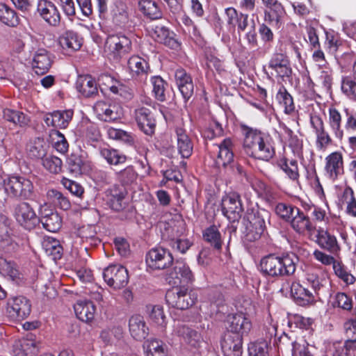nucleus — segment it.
I'll return each instance as SVG.
<instances>
[{"label":"nucleus","mask_w":356,"mask_h":356,"mask_svg":"<svg viewBox=\"0 0 356 356\" xmlns=\"http://www.w3.org/2000/svg\"><path fill=\"white\" fill-rule=\"evenodd\" d=\"M241 129L244 136L243 147L247 154L264 161H269L275 156V143L269 135L246 124H241Z\"/></svg>","instance_id":"1"},{"label":"nucleus","mask_w":356,"mask_h":356,"mask_svg":"<svg viewBox=\"0 0 356 356\" xmlns=\"http://www.w3.org/2000/svg\"><path fill=\"white\" fill-rule=\"evenodd\" d=\"M298 261L294 254H268L261 258L259 270L266 277L279 279L293 275Z\"/></svg>","instance_id":"2"},{"label":"nucleus","mask_w":356,"mask_h":356,"mask_svg":"<svg viewBox=\"0 0 356 356\" xmlns=\"http://www.w3.org/2000/svg\"><path fill=\"white\" fill-rule=\"evenodd\" d=\"M270 213L259 208L248 209L243 218L245 230L244 242H254L259 240L270 224Z\"/></svg>","instance_id":"3"},{"label":"nucleus","mask_w":356,"mask_h":356,"mask_svg":"<svg viewBox=\"0 0 356 356\" xmlns=\"http://www.w3.org/2000/svg\"><path fill=\"white\" fill-rule=\"evenodd\" d=\"M106 46L108 51L110 59L115 63H120L127 58L132 51V42L131 38L122 33L108 35Z\"/></svg>","instance_id":"4"},{"label":"nucleus","mask_w":356,"mask_h":356,"mask_svg":"<svg viewBox=\"0 0 356 356\" xmlns=\"http://www.w3.org/2000/svg\"><path fill=\"white\" fill-rule=\"evenodd\" d=\"M266 74L269 79L275 78L285 81L292 75V68L288 56L283 53H274L267 65Z\"/></svg>","instance_id":"5"},{"label":"nucleus","mask_w":356,"mask_h":356,"mask_svg":"<svg viewBox=\"0 0 356 356\" xmlns=\"http://www.w3.org/2000/svg\"><path fill=\"white\" fill-rule=\"evenodd\" d=\"M197 296L192 291L184 286H175L167 291V304L174 308L184 310L193 306L197 300Z\"/></svg>","instance_id":"6"},{"label":"nucleus","mask_w":356,"mask_h":356,"mask_svg":"<svg viewBox=\"0 0 356 356\" xmlns=\"http://www.w3.org/2000/svg\"><path fill=\"white\" fill-rule=\"evenodd\" d=\"M218 149L216 164L218 168H227L233 173L242 174L243 168L235 163L233 153L232 140L227 138L224 139L218 146Z\"/></svg>","instance_id":"7"},{"label":"nucleus","mask_w":356,"mask_h":356,"mask_svg":"<svg viewBox=\"0 0 356 356\" xmlns=\"http://www.w3.org/2000/svg\"><path fill=\"white\" fill-rule=\"evenodd\" d=\"M33 189L32 182L23 177H11L5 182L6 192L14 197L29 198L33 193Z\"/></svg>","instance_id":"8"},{"label":"nucleus","mask_w":356,"mask_h":356,"mask_svg":"<svg viewBox=\"0 0 356 356\" xmlns=\"http://www.w3.org/2000/svg\"><path fill=\"white\" fill-rule=\"evenodd\" d=\"M31 312V301L25 296L10 297L7 300L6 312L14 320L21 321L27 318Z\"/></svg>","instance_id":"9"},{"label":"nucleus","mask_w":356,"mask_h":356,"mask_svg":"<svg viewBox=\"0 0 356 356\" xmlns=\"http://www.w3.org/2000/svg\"><path fill=\"white\" fill-rule=\"evenodd\" d=\"M222 211L229 221H238L243 211L241 196L236 192L229 193L222 200Z\"/></svg>","instance_id":"10"},{"label":"nucleus","mask_w":356,"mask_h":356,"mask_svg":"<svg viewBox=\"0 0 356 356\" xmlns=\"http://www.w3.org/2000/svg\"><path fill=\"white\" fill-rule=\"evenodd\" d=\"M147 267L153 270H163L173 263L172 254L163 248L151 249L146 255Z\"/></svg>","instance_id":"11"},{"label":"nucleus","mask_w":356,"mask_h":356,"mask_svg":"<svg viewBox=\"0 0 356 356\" xmlns=\"http://www.w3.org/2000/svg\"><path fill=\"white\" fill-rule=\"evenodd\" d=\"M103 277L106 284L113 289L124 287L129 281L127 270L122 266L110 265L104 270Z\"/></svg>","instance_id":"12"},{"label":"nucleus","mask_w":356,"mask_h":356,"mask_svg":"<svg viewBox=\"0 0 356 356\" xmlns=\"http://www.w3.org/2000/svg\"><path fill=\"white\" fill-rule=\"evenodd\" d=\"M14 216L19 224L29 230L33 229L39 223V218L33 208L26 202L16 205Z\"/></svg>","instance_id":"13"},{"label":"nucleus","mask_w":356,"mask_h":356,"mask_svg":"<svg viewBox=\"0 0 356 356\" xmlns=\"http://www.w3.org/2000/svg\"><path fill=\"white\" fill-rule=\"evenodd\" d=\"M315 243L334 256H338L341 252V246L336 236L322 227L316 230Z\"/></svg>","instance_id":"14"},{"label":"nucleus","mask_w":356,"mask_h":356,"mask_svg":"<svg viewBox=\"0 0 356 356\" xmlns=\"http://www.w3.org/2000/svg\"><path fill=\"white\" fill-rule=\"evenodd\" d=\"M135 120L138 128L146 135L154 134L156 120L152 111L146 107H140L134 111Z\"/></svg>","instance_id":"15"},{"label":"nucleus","mask_w":356,"mask_h":356,"mask_svg":"<svg viewBox=\"0 0 356 356\" xmlns=\"http://www.w3.org/2000/svg\"><path fill=\"white\" fill-rule=\"evenodd\" d=\"M243 337L239 334L225 332L221 341V348L225 356H241Z\"/></svg>","instance_id":"16"},{"label":"nucleus","mask_w":356,"mask_h":356,"mask_svg":"<svg viewBox=\"0 0 356 356\" xmlns=\"http://www.w3.org/2000/svg\"><path fill=\"white\" fill-rule=\"evenodd\" d=\"M325 171L326 176L332 181L343 174V159L341 152H334L326 156Z\"/></svg>","instance_id":"17"},{"label":"nucleus","mask_w":356,"mask_h":356,"mask_svg":"<svg viewBox=\"0 0 356 356\" xmlns=\"http://www.w3.org/2000/svg\"><path fill=\"white\" fill-rule=\"evenodd\" d=\"M39 15L50 26H57L60 24V15L54 5L48 0H39L37 5Z\"/></svg>","instance_id":"18"},{"label":"nucleus","mask_w":356,"mask_h":356,"mask_svg":"<svg viewBox=\"0 0 356 356\" xmlns=\"http://www.w3.org/2000/svg\"><path fill=\"white\" fill-rule=\"evenodd\" d=\"M94 109L99 118L106 122L116 120L123 115L122 108L116 103L107 104L99 101L95 104Z\"/></svg>","instance_id":"19"},{"label":"nucleus","mask_w":356,"mask_h":356,"mask_svg":"<svg viewBox=\"0 0 356 356\" xmlns=\"http://www.w3.org/2000/svg\"><path fill=\"white\" fill-rule=\"evenodd\" d=\"M176 84L184 99L188 100L194 92L193 79L189 73L183 68H178L175 73Z\"/></svg>","instance_id":"20"},{"label":"nucleus","mask_w":356,"mask_h":356,"mask_svg":"<svg viewBox=\"0 0 356 356\" xmlns=\"http://www.w3.org/2000/svg\"><path fill=\"white\" fill-rule=\"evenodd\" d=\"M251 328L252 323L250 321L242 314H236L228 316L227 331L226 332L239 334L243 337L248 334Z\"/></svg>","instance_id":"21"},{"label":"nucleus","mask_w":356,"mask_h":356,"mask_svg":"<svg viewBox=\"0 0 356 356\" xmlns=\"http://www.w3.org/2000/svg\"><path fill=\"white\" fill-rule=\"evenodd\" d=\"M291 292L296 302L300 306H307L316 301V296L306 284L293 283Z\"/></svg>","instance_id":"22"},{"label":"nucleus","mask_w":356,"mask_h":356,"mask_svg":"<svg viewBox=\"0 0 356 356\" xmlns=\"http://www.w3.org/2000/svg\"><path fill=\"white\" fill-rule=\"evenodd\" d=\"M73 117L72 110L55 111L47 113L44 117L45 124L56 128L65 129Z\"/></svg>","instance_id":"23"},{"label":"nucleus","mask_w":356,"mask_h":356,"mask_svg":"<svg viewBox=\"0 0 356 356\" xmlns=\"http://www.w3.org/2000/svg\"><path fill=\"white\" fill-rule=\"evenodd\" d=\"M75 88L84 97H94L98 94L97 83L90 75H81L76 79Z\"/></svg>","instance_id":"24"},{"label":"nucleus","mask_w":356,"mask_h":356,"mask_svg":"<svg viewBox=\"0 0 356 356\" xmlns=\"http://www.w3.org/2000/svg\"><path fill=\"white\" fill-rule=\"evenodd\" d=\"M58 43L65 54H70L80 49L82 38L76 32L67 30L59 37Z\"/></svg>","instance_id":"25"},{"label":"nucleus","mask_w":356,"mask_h":356,"mask_svg":"<svg viewBox=\"0 0 356 356\" xmlns=\"http://www.w3.org/2000/svg\"><path fill=\"white\" fill-rule=\"evenodd\" d=\"M289 223L292 229L300 234L310 233L315 229V226L309 217L300 209L297 210Z\"/></svg>","instance_id":"26"},{"label":"nucleus","mask_w":356,"mask_h":356,"mask_svg":"<svg viewBox=\"0 0 356 356\" xmlns=\"http://www.w3.org/2000/svg\"><path fill=\"white\" fill-rule=\"evenodd\" d=\"M127 191L118 185H113L106 191V196L110 207L116 211H122L125 207L124 200Z\"/></svg>","instance_id":"27"},{"label":"nucleus","mask_w":356,"mask_h":356,"mask_svg":"<svg viewBox=\"0 0 356 356\" xmlns=\"http://www.w3.org/2000/svg\"><path fill=\"white\" fill-rule=\"evenodd\" d=\"M174 32L163 26H156L155 27L153 38L154 39L170 49L177 50L180 47V43L175 38Z\"/></svg>","instance_id":"28"},{"label":"nucleus","mask_w":356,"mask_h":356,"mask_svg":"<svg viewBox=\"0 0 356 356\" xmlns=\"http://www.w3.org/2000/svg\"><path fill=\"white\" fill-rule=\"evenodd\" d=\"M175 132L179 154L183 158H189L193 153V144L186 134V131L182 127H176Z\"/></svg>","instance_id":"29"},{"label":"nucleus","mask_w":356,"mask_h":356,"mask_svg":"<svg viewBox=\"0 0 356 356\" xmlns=\"http://www.w3.org/2000/svg\"><path fill=\"white\" fill-rule=\"evenodd\" d=\"M52 59L49 53L44 49H39L34 54L32 67L38 74H44L50 69Z\"/></svg>","instance_id":"30"},{"label":"nucleus","mask_w":356,"mask_h":356,"mask_svg":"<svg viewBox=\"0 0 356 356\" xmlns=\"http://www.w3.org/2000/svg\"><path fill=\"white\" fill-rule=\"evenodd\" d=\"M174 332L192 347L196 348L202 342V339L200 334L179 322L175 325Z\"/></svg>","instance_id":"31"},{"label":"nucleus","mask_w":356,"mask_h":356,"mask_svg":"<svg viewBox=\"0 0 356 356\" xmlns=\"http://www.w3.org/2000/svg\"><path fill=\"white\" fill-rule=\"evenodd\" d=\"M173 268L170 274L172 279L179 280V284H187L193 280V275L189 267L182 260L173 261Z\"/></svg>","instance_id":"32"},{"label":"nucleus","mask_w":356,"mask_h":356,"mask_svg":"<svg viewBox=\"0 0 356 356\" xmlns=\"http://www.w3.org/2000/svg\"><path fill=\"white\" fill-rule=\"evenodd\" d=\"M74 309L79 319L88 322L94 318L96 308L90 300H79L74 305Z\"/></svg>","instance_id":"33"},{"label":"nucleus","mask_w":356,"mask_h":356,"mask_svg":"<svg viewBox=\"0 0 356 356\" xmlns=\"http://www.w3.org/2000/svg\"><path fill=\"white\" fill-rule=\"evenodd\" d=\"M129 327L131 336L136 340L144 339L148 334V327L140 315L132 316L129 319Z\"/></svg>","instance_id":"34"},{"label":"nucleus","mask_w":356,"mask_h":356,"mask_svg":"<svg viewBox=\"0 0 356 356\" xmlns=\"http://www.w3.org/2000/svg\"><path fill=\"white\" fill-rule=\"evenodd\" d=\"M138 177V175L132 165L127 166L115 172V179L120 184V187L127 190L136 184Z\"/></svg>","instance_id":"35"},{"label":"nucleus","mask_w":356,"mask_h":356,"mask_svg":"<svg viewBox=\"0 0 356 356\" xmlns=\"http://www.w3.org/2000/svg\"><path fill=\"white\" fill-rule=\"evenodd\" d=\"M128 67L132 76H146L149 71L148 63L138 56H132L127 60Z\"/></svg>","instance_id":"36"},{"label":"nucleus","mask_w":356,"mask_h":356,"mask_svg":"<svg viewBox=\"0 0 356 356\" xmlns=\"http://www.w3.org/2000/svg\"><path fill=\"white\" fill-rule=\"evenodd\" d=\"M202 237L213 249L218 251L221 250L223 241L218 226L212 225L205 228L202 232Z\"/></svg>","instance_id":"37"},{"label":"nucleus","mask_w":356,"mask_h":356,"mask_svg":"<svg viewBox=\"0 0 356 356\" xmlns=\"http://www.w3.org/2000/svg\"><path fill=\"white\" fill-rule=\"evenodd\" d=\"M42 246L45 253L52 257L54 260L60 259L63 255V248L60 241L51 236H44L42 239Z\"/></svg>","instance_id":"38"},{"label":"nucleus","mask_w":356,"mask_h":356,"mask_svg":"<svg viewBox=\"0 0 356 356\" xmlns=\"http://www.w3.org/2000/svg\"><path fill=\"white\" fill-rule=\"evenodd\" d=\"M47 146L44 139L36 138L31 140L26 145L28 156L33 159H43L47 155Z\"/></svg>","instance_id":"39"},{"label":"nucleus","mask_w":356,"mask_h":356,"mask_svg":"<svg viewBox=\"0 0 356 356\" xmlns=\"http://www.w3.org/2000/svg\"><path fill=\"white\" fill-rule=\"evenodd\" d=\"M0 22L10 26L16 27L19 24V17L16 11L5 3H0Z\"/></svg>","instance_id":"40"},{"label":"nucleus","mask_w":356,"mask_h":356,"mask_svg":"<svg viewBox=\"0 0 356 356\" xmlns=\"http://www.w3.org/2000/svg\"><path fill=\"white\" fill-rule=\"evenodd\" d=\"M278 166L286 174L288 179L293 183L299 184L300 173L296 160L293 159L289 161L286 159H284L279 162Z\"/></svg>","instance_id":"41"},{"label":"nucleus","mask_w":356,"mask_h":356,"mask_svg":"<svg viewBox=\"0 0 356 356\" xmlns=\"http://www.w3.org/2000/svg\"><path fill=\"white\" fill-rule=\"evenodd\" d=\"M40 222L47 231L56 232L60 228L62 220L58 213L48 211L47 213L42 214L40 219H39Z\"/></svg>","instance_id":"42"},{"label":"nucleus","mask_w":356,"mask_h":356,"mask_svg":"<svg viewBox=\"0 0 356 356\" xmlns=\"http://www.w3.org/2000/svg\"><path fill=\"white\" fill-rule=\"evenodd\" d=\"M99 154L109 165H118L124 163L127 161L126 155L115 149L102 147L99 149Z\"/></svg>","instance_id":"43"},{"label":"nucleus","mask_w":356,"mask_h":356,"mask_svg":"<svg viewBox=\"0 0 356 356\" xmlns=\"http://www.w3.org/2000/svg\"><path fill=\"white\" fill-rule=\"evenodd\" d=\"M341 201L346 204V213L353 218H356V197L353 188L346 186L342 193Z\"/></svg>","instance_id":"44"},{"label":"nucleus","mask_w":356,"mask_h":356,"mask_svg":"<svg viewBox=\"0 0 356 356\" xmlns=\"http://www.w3.org/2000/svg\"><path fill=\"white\" fill-rule=\"evenodd\" d=\"M341 121L342 117L339 111L336 108H330L328 123L335 137L339 139H341L343 136V131L341 127Z\"/></svg>","instance_id":"45"},{"label":"nucleus","mask_w":356,"mask_h":356,"mask_svg":"<svg viewBox=\"0 0 356 356\" xmlns=\"http://www.w3.org/2000/svg\"><path fill=\"white\" fill-rule=\"evenodd\" d=\"M185 232V224L183 222H179L173 227H165V231L162 233V237L169 244L172 241H177V239L184 237Z\"/></svg>","instance_id":"46"},{"label":"nucleus","mask_w":356,"mask_h":356,"mask_svg":"<svg viewBox=\"0 0 356 356\" xmlns=\"http://www.w3.org/2000/svg\"><path fill=\"white\" fill-rule=\"evenodd\" d=\"M147 356H167V346L161 341H147L144 346Z\"/></svg>","instance_id":"47"},{"label":"nucleus","mask_w":356,"mask_h":356,"mask_svg":"<svg viewBox=\"0 0 356 356\" xmlns=\"http://www.w3.org/2000/svg\"><path fill=\"white\" fill-rule=\"evenodd\" d=\"M47 196L52 204L64 211L69 210L71 208L69 199L56 189L49 190Z\"/></svg>","instance_id":"48"},{"label":"nucleus","mask_w":356,"mask_h":356,"mask_svg":"<svg viewBox=\"0 0 356 356\" xmlns=\"http://www.w3.org/2000/svg\"><path fill=\"white\" fill-rule=\"evenodd\" d=\"M298 209L293 204L280 202L275 206V212L280 218L290 222Z\"/></svg>","instance_id":"49"},{"label":"nucleus","mask_w":356,"mask_h":356,"mask_svg":"<svg viewBox=\"0 0 356 356\" xmlns=\"http://www.w3.org/2000/svg\"><path fill=\"white\" fill-rule=\"evenodd\" d=\"M151 83L152 85V92L155 98L158 101L165 102L166 100L165 91L168 83L160 76H152L151 78Z\"/></svg>","instance_id":"50"},{"label":"nucleus","mask_w":356,"mask_h":356,"mask_svg":"<svg viewBox=\"0 0 356 356\" xmlns=\"http://www.w3.org/2000/svg\"><path fill=\"white\" fill-rule=\"evenodd\" d=\"M140 10L151 19H159L161 17V13L154 1L151 0H141L139 2Z\"/></svg>","instance_id":"51"},{"label":"nucleus","mask_w":356,"mask_h":356,"mask_svg":"<svg viewBox=\"0 0 356 356\" xmlns=\"http://www.w3.org/2000/svg\"><path fill=\"white\" fill-rule=\"evenodd\" d=\"M113 21L120 26H124L128 22V14L127 6L124 3L119 2L115 4V8L112 10Z\"/></svg>","instance_id":"52"},{"label":"nucleus","mask_w":356,"mask_h":356,"mask_svg":"<svg viewBox=\"0 0 356 356\" xmlns=\"http://www.w3.org/2000/svg\"><path fill=\"white\" fill-rule=\"evenodd\" d=\"M54 147L60 153L65 154L68 151L69 144L63 134L57 130L50 134Z\"/></svg>","instance_id":"53"},{"label":"nucleus","mask_w":356,"mask_h":356,"mask_svg":"<svg viewBox=\"0 0 356 356\" xmlns=\"http://www.w3.org/2000/svg\"><path fill=\"white\" fill-rule=\"evenodd\" d=\"M43 167L51 173L58 174L61 171L62 160L54 155H46L42 159Z\"/></svg>","instance_id":"54"},{"label":"nucleus","mask_w":356,"mask_h":356,"mask_svg":"<svg viewBox=\"0 0 356 356\" xmlns=\"http://www.w3.org/2000/svg\"><path fill=\"white\" fill-rule=\"evenodd\" d=\"M313 320L310 318H305L299 314H294L289 318L288 326L291 328H300L308 330L310 328Z\"/></svg>","instance_id":"55"},{"label":"nucleus","mask_w":356,"mask_h":356,"mask_svg":"<svg viewBox=\"0 0 356 356\" xmlns=\"http://www.w3.org/2000/svg\"><path fill=\"white\" fill-rule=\"evenodd\" d=\"M307 282L305 284L312 289L315 296H318L320 292L325 288V280L320 279L316 275L308 274L306 278Z\"/></svg>","instance_id":"56"},{"label":"nucleus","mask_w":356,"mask_h":356,"mask_svg":"<svg viewBox=\"0 0 356 356\" xmlns=\"http://www.w3.org/2000/svg\"><path fill=\"white\" fill-rule=\"evenodd\" d=\"M334 307H339L345 311H351L353 307L352 297L348 296L346 293L338 292L334 297L332 303Z\"/></svg>","instance_id":"57"},{"label":"nucleus","mask_w":356,"mask_h":356,"mask_svg":"<svg viewBox=\"0 0 356 356\" xmlns=\"http://www.w3.org/2000/svg\"><path fill=\"white\" fill-rule=\"evenodd\" d=\"M277 99L284 107V112L287 114L292 113L295 109L293 100L286 88H282L277 94Z\"/></svg>","instance_id":"58"},{"label":"nucleus","mask_w":356,"mask_h":356,"mask_svg":"<svg viewBox=\"0 0 356 356\" xmlns=\"http://www.w3.org/2000/svg\"><path fill=\"white\" fill-rule=\"evenodd\" d=\"M342 92L350 99L356 101V81L346 76L341 81Z\"/></svg>","instance_id":"59"},{"label":"nucleus","mask_w":356,"mask_h":356,"mask_svg":"<svg viewBox=\"0 0 356 356\" xmlns=\"http://www.w3.org/2000/svg\"><path fill=\"white\" fill-rule=\"evenodd\" d=\"M250 356H269L266 341L251 343L248 347Z\"/></svg>","instance_id":"60"},{"label":"nucleus","mask_w":356,"mask_h":356,"mask_svg":"<svg viewBox=\"0 0 356 356\" xmlns=\"http://www.w3.org/2000/svg\"><path fill=\"white\" fill-rule=\"evenodd\" d=\"M149 316L150 321L157 325L164 327L166 324L163 309L160 305L152 306Z\"/></svg>","instance_id":"61"},{"label":"nucleus","mask_w":356,"mask_h":356,"mask_svg":"<svg viewBox=\"0 0 356 356\" xmlns=\"http://www.w3.org/2000/svg\"><path fill=\"white\" fill-rule=\"evenodd\" d=\"M68 168L71 172L75 175H81L84 170V161L81 156L71 155L67 161Z\"/></svg>","instance_id":"62"},{"label":"nucleus","mask_w":356,"mask_h":356,"mask_svg":"<svg viewBox=\"0 0 356 356\" xmlns=\"http://www.w3.org/2000/svg\"><path fill=\"white\" fill-rule=\"evenodd\" d=\"M316 136V145L318 150L325 151L332 144V140L328 132L325 129L315 134Z\"/></svg>","instance_id":"63"},{"label":"nucleus","mask_w":356,"mask_h":356,"mask_svg":"<svg viewBox=\"0 0 356 356\" xmlns=\"http://www.w3.org/2000/svg\"><path fill=\"white\" fill-rule=\"evenodd\" d=\"M61 183L72 195L79 197H81L83 195L84 188L79 183L67 178H63Z\"/></svg>","instance_id":"64"}]
</instances>
